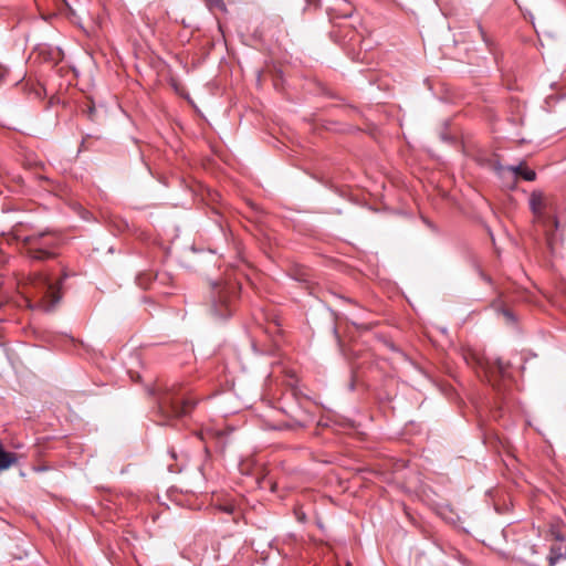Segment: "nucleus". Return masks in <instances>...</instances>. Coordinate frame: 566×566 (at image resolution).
Listing matches in <instances>:
<instances>
[{
  "label": "nucleus",
  "instance_id": "nucleus-15",
  "mask_svg": "<svg viewBox=\"0 0 566 566\" xmlns=\"http://www.w3.org/2000/svg\"><path fill=\"white\" fill-rule=\"evenodd\" d=\"M88 112H90V113H93V112H94V108H93V107L88 108Z\"/></svg>",
  "mask_w": 566,
  "mask_h": 566
},
{
  "label": "nucleus",
  "instance_id": "nucleus-8",
  "mask_svg": "<svg viewBox=\"0 0 566 566\" xmlns=\"http://www.w3.org/2000/svg\"><path fill=\"white\" fill-rule=\"evenodd\" d=\"M156 275L153 272H143L136 277V282L142 289L146 290L149 289Z\"/></svg>",
  "mask_w": 566,
  "mask_h": 566
},
{
  "label": "nucleus",
  "instance_id": "nucleus-4",
  "mask_svg": "<svg viewBox=\"0 0 566 566\" xmlns=\"http://www.w3.org/2000/svg\"><path fill=\"white\" fill-rule=\"evenodd\" d=\"M237 293L235 283H217L211 295L210 313L214 318H227L232 313V300Z\"/></svg>",
  "mask_w": 566,
  "mask_h": 566
},
{
  "label": "nucleus",
  "instance_id": "nucleus-14",
  "mask_svg": "<svg viewBox=\"0 0 566 566\" xmlns=\"http://www.w3.org/2000/svg\"><path fill=\"white\" fill-rule=\"evenodd\" d=\"M258 83L261 82V74L258 75V78H256Z\"/></svg>",
  "mask_w": 566,
  "mask_h": 566
},
{
  "label": "nucleus",
  "instance_id": "nucleus-13",
  "mask_svg": "<svg viewBox=\"0 0 566 566\" xmlns=\"http://www.w3.org/2000/svg\"><path fill=\"white\" fill-rule=\"evenodd\" d=\"M280 80H281V76H275V77L273 78V84H274V86H275V87H277V85H279V81H280Z\"/></svg>",
  "mask_w": 566,
  "mask_h": 566
},
{
  "label": "nucleus",
  "instance_id": "nucleus-6",
  "mask_svg": "<svg viewBox=\"0 0 566 566\" xmlns=\"http://www.w3.org/2000/svg\"><path fill=\"white\" fill-rule=\"evenodd\" d=\"M494 169L501 175L504 170L513 172L515 176H520L527 181H533L536 178V174L534 170L528 169L525 164H520L518 166H510L504 168L497 164H493Z\"/></svg>",
  "mask_w": 566,
  "mask_h": 566
},
{
  "label": "nucleus",
  "instance_id": "nucleus-3",
  "mask_svg": "<svg viewBox=\"0 0 566 566\" xmlns=\"http://www.w3.org/2000/svg\"><path fill=\"white\" fill-rule=\"evenodd\" d=\"M61 237L51 231L38 232L22 239V247L32 260L44 261L57 256Z\"/></svg>",
  "mask_w": 566,
  "mask_h": 566
},
{
  "label": "nucleus",
  "instance_id": "nucleus-1",
  "mask_svg": "<svg viewBox=\"0 0 566 566\" xmlns=\"http://www.w3.org/2000/svg\"><path fill=\"white\" fill-rule=\"evenodd\" d=\"M157 415L159 424H168L171 420L188 416L196 407V401L181 392L180 388L157 389Z\"/></svg>",
  "mask_w": 566,
  "mask_h": 566
},
{
  "label": "nucleus",
  "instance_id": "nucleus-2",
  "mask_svg": "<svg viewBox=\"0 0 566 566\" xmlns=\"http://www.w3.org/2000/svg\"><path fill=\"white\" fill-rule=\"evenodd\" d=\"M530 208L534 214L535 222L544 229L547 245L553 249L555 230L558 227V221L554 216V198L542 191H533L530 196Z\"/></svg>",
  "mask_w": 566,
  "mask_h": 566
},
{
  "label": "nucleus",
  "instance_id": "nucleus-5",
  "mask_svg": "<svg viewBox=\"0 0 566 566\" xmlns=\"http://www.w3.org/2000/svg\"><path fill=\"white\" fill-rule=\"evenodd\" d=\"M39 295V306L45 311L53 310L61 300L60 284L61 281L54 283L49 275L38 273L31 282Z\"/></svg>",
  "mask_w": 566,
  "mask_h": 566
},
{
  "label": "nucleus",
  "instance_id": "nucleus-11",
  "mask_svg": "<svg viewBox=\"0 0 566 566\" xmlns=\"http://www.w3.org/2000/svg\"><path fill=\"white\" fill-rule=\"evenodd\" d=\"M501 313H502V315L504 316V318H505V321L507 323L514 322V315H513V313L510 310L502 308Z\"/></svg>",
  "mask_w": 566,
  "mask_h": 566
},
{
  "label": "nucleus",
  "instance_id": "nucleus-7",
  "mask_svg": "<svg viewBox=\"0 0 566 566\" xmlns=\"http://www.w3.org/2000/svg\"><path fill=\"white\" fill-rule=\"evenodd\" d=\"M507 368H509V363L503 361L502 359L497 358L493 365H490V367L486 371L490 377L489 378L490 382H492V385L495 386V382L493 380L495 374H499L500 376H504Z\"/></svg>",
  "mask_w": 566,
  "mask_h": 566
},
{
  "label": "nucleus",
  "instance_id": "nucleus-9",
  "mask_svg": "<svg viewBox=\"0 0 566 566\" xmlns=\"http://www.w3.org/2000/svg\"><path fill=\"white\" fill-rule=\"evenodd\" d=\"M168 82L177 94H179L181 96H186L185 87L181 85V83L175 76L170 75L168 77Z\"/></svg>",
  "mask_w": 566,
  "mask_h": 566
},
{
  "label": "nucleus",
  "instance_id": "nucleus-12",
  "mask_svg": "<svg viewBox=\"0 0 566 566\" xmlns=\"http://www.w3.org/2000/svg\"><path fill=\"white\" fill-rule=\"evenodd\" d=\"M220 510H222L223 512H226L228 514H231L234 510V506L231 504H226L223 506H220Z\"/></svg>",
  "mask_w": 566,
  "mask_h": 566
},
{
  "label": "nucleus",
  "instance_id": "nucleus-10",
  "mask_svg": "<svg viewBox=\"0 0 566 566\" xmlns=\"http://www.w3.org/2000/svg\"><path fill=\"white\" fill-rule=\"evenodd\" d=\"M478 28H479V32L481 34L483 42L492 51V48H493L492 39L486 34V32L484 31L483 27L480 23L478 24Z\"/></svg>",
  "mask_w": 566,
  "mask_h": 566
}]
</instances>
